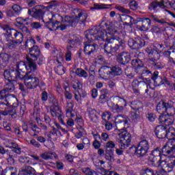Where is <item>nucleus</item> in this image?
Wrapping results in <instances>:
<instances>
[{"mask_svg":"<svg viewBox=\"0 0 175 175\" xmlns=\"http://www.w3.org/2000/svg\"><path fill=\"white\" fill-rule=\"evenodd\" d=\"M82 172L85 175H94V171H92L89 167L82 169Z\"/></svg>","mask_w":175,"mask_h":175,"instance_id":"obj_63","label":"nucleus"},{"mask_svg":"<svg viewBox=\"0 0 175 175\" xmlns=\"http://www.w3.org/2000/svg\"><path fill=\"white\" fill-rule=\"evenodd\" d=\"M76 23L77 21H74L70 16H65L62 23L56 21L53 23L51 31H57L58 28H60L61 31H64L67 27H75Z\"/></svg>","mask_w":175,"mask_h":175,"instance_id":"obj_4","label":"nucleus"},{"mask_svg":"<svg viewBox=\"0 0 175 175\" xmlns=\"http://www.w3.org/2000/svg\"><path fill=\"white\" fill-rule=\"evenodd\" d=\"M129 150L130 151L131 150H133L137 157H144V155H146L147 152H148V150H150V144L146 139H143L139 142L137 148L131 146Z\"/></svg>","mask_w":175,"mask_h":175,"instance_id":"obj_7","label":"nucleus"},{"mask_svg":"<svg viewBox=\"0 0 175 175\" xmlns=\"http://www.w3.org/2000/svg\"><path fill=\"white\" fill-rule=\"evenodd\" d=\"M25 111H27V106L25 105H21L19 110L17 111L18 116L19 117H23Z\"/></svg>","mask_w":175,"mask_h":175,"instance_id":"obj_52","label":"nucleus"},{"mask_svg":"<svg viewBox=\"0 0 175 175\" xmlns=\"http://www.w3.org/2000/svg\"><path fill=\"white\" fill-rule=\"evenodd\" d=\"M12 9L14 10L15 14H17L18 16L21 14V10H23V8L18 4L13 5Z\"/></svg>","mask_w":175,"mask_h":175,"instance_id":"obj_54","label":"nucleus"},{"mask_svg":"<svg viewBox=\"0 0 175 175\" xmlns=\"http://www.w3.org/2000/svg\"><path fill=\"white\" fill-rule=\"evenodd\" d=\"M140 113L139 111H133L130 113V117L133 120V121H136L140 118Z\"/></svg>","mask_w":175,"mask_h":175,"instance_id":"obj_49","label":"nucleus"},{"mask_svg":"<svg viewBox=\"0 0 175 175\" xmlns=\"http://www.w3.org/2000/svg\"><path fill=\"white\" fill-rule=\"evenodd\" d=\"M10 148H13L11 152H14L15 154H18L20 155L21 154V148L18 146V144L16 142H11Z\"/></svg>","mask_w":175,"mask_h":175,"instance_id":"obj_32","label":"nucleus"},{"mask_svg":"<svg viewBox=\"0 0 175 175\" xmlns=\"http://www.w3.org/2000/svg\"><path fill=\"white\" fill-rule=\"evenodd\" d=\"M6 40H7V42H8L6 44V46L10 50H13V49H16V47H17V46H19L18 44H16V42H15L14 40H12L10 38H6Z\"/></svg>","mask_w":175,"mask_h":175,"instance_id":"obj_40","label":"nucleus"},{"mask_svg":"<svg viewBox=\"0 0 175 175\" xmlns=\"http://www.w3.org/2000/svg\"><path fill=\"white\" fill-rule=\"evenodd\" d=\"M159 72L158 71H154L153 74L150 76L152 80H153L154 83V85L159 86L163 84H167L168 81L167 79H162L161 77L159 76Z\"/></svg>","mask_w":175,"mask_h":175,"instance_id":"obj_21","label":"nucleus"},{"mask_svg":"<svg viewBox=\"0 0 175 175\" xmlns=\"http://www.w3.org/2000/svg\"><path fill=\"white\" fill-rule=\"evenodd\" d=\"M120 139L118 142L120 143V150H125L126 147H129L131 144V134L128 131H122L118 134Z\"/></svg>","mask_w":175,"mask_h":175,"instance_id":"obj_11","label":"nucleus"},{"mask_svg":"<svg viewBox=\"0 0 175 175\" xmlns=\"http://www.w3.org/2000/svg\"><path fill=\"white\" fill-rule=\"evenodd\" d=\"M44 9H46V7L44 5H36L28 10V14L34 18H43L44 16Z\"/></svg>","mask_w":175,"mask_h":175,"instance_id":"obj_14","label":"nucleus"},{"mask_svg":"<svg viewBox=\"0 0 175 175\" xmlns=\"http://www.w3.org/2000/svg\"><path fill=\"white\" fill-rule=\"evenodd\" d=\"M55 6H59V3L57 1H52L49 3L48 6L45 7V9H46V10H50V9L55 8Z\"/></svg>","mask_w":175,"mask_h":175,"instance_id":"obj_55","label":"nucleus"},{"mask_svg":"<svg viewBox=\"0 0 175 175\" xmlns=\"http://www.w3.org/2000/svg\"><path fill=\"white\" fill-rule=\"evenodd\" d=\"M34 172L35 169L32 168L31 166H25L19 175H31V174Z\"/></svg>","mask_w":175,"mask_h":175,"instance_id":"obj_39","label":"nucleus"},{"mask_svg":"<svg viewBox=\"0 0 175 175\" xmlns=\"http://www.w3.org/2000/svg\"><path fill=\"white\" fill-rule=\"evenodd\" d=\"M131 65L134 68V70L135 72H137L139 76H141L143 77V79L146 77H151L152 76V72L147 68V67L144 66V65L142 63V61L135 59H133L131 62Z\"/></svg>","mask_w":175,"mask_h":175,"instance_id":"obj_3","label":"nucleus"},{"mask_svg":"<svg viewBox=\"0 0 175 175\" xmlns=\"http://www.w3.org/2000/svg\"><path fill=\"white\" fill-rule=\"evenodd\" d=\"M129 8L131 10H136L139 8V4L136 1H131L129 4Z\"/></svg>","mask_w":175,"mask_h":175,"instance_id":"obj_59","label":"nucleus"},{"mask_svg":"<svg viewBox=\"0 0 175 175\" xmlns=\"http://www.w3.org/2000/svg\"><path fill=\"white\" fill-rule=\"evenodd\" d=\"M86 38L90 40H103L107 42L104 44V51L106 54L116 53L124 43L125 40L118 36L116 27L110 25L105 30H91L86 33Z\"/></svg>","mask_w":175,"mask_h":175,"instance_id":"obj_1","label":"nucleus"},{"mask_svg":"<svg viewBox=\"0 0 175 175\" xmlns=\"http://www.w3.org/2000/svg\"><path fill=\"white\" fill-rule=\"evenodd\" d=\"M150 18H152L154 21L159 23V24H166V21L163 19L159 20L157 16L154 14H150Z\"/></svg>","mask_w":175,"mask_h":175,"instance_id":"obj_58","label":"nucleus"},{"mask_svg":"<svg viewBox=\"0 0 175 175\" xmlns=\"http://www.w3.org/2000/svg\"><path fill=\"white\" fill-rule=\"evenodd\" d=\"M10 59V55L8 53H0V66H7Z\"/></svg>","mask_w":175,"mask_h":175,"instance_id":"obj_28","label":"nucleus"},{"mask_svg":"<svg viewBox=\"0 0 175 175\" xmlns=\"http://www.w3.org/2000/svg\"><path fill=\"white\" fill-rule=\"evenodd\" d=\"M110 114V112H104L102 116L103 121H105V122H109V120L111 118Z\"/></svg>","mask_w":175,"mask_h":175,"instance_id":"obj_62","label":"nucleus"},{"mask_svg":"<svg viewBox=\"0 0 175 175\" xmlns=\"http://www.w3.org/2000/svg\"><path fill=\"white\" fill-rule=\"evenodd\" d=\"M4 88V91L7 92H14V90H16V87L14 84H16V81H8Z\"/></svg>","mask_w":175,"mask_h":175,"instance_id":"obj_30","label":"nucleus"},{"mask_svg":"<svg viewBox=\"0 0 175 175\" xmlns=\"http://www.w3.org/2000/svg\"><path fill=\"white\" fill-rule=\"evenodd\" d=\"M165 113H167L168 116L174 117L175 114V109L174 107L172 105H170L168 103V106H167V109L165 111Z\"/></svg>","mask_w":175,"mask_h":175,"instance_id":"obj_44","label":"nucleus"},{"mask_svg":"<svg viewBox=\"0 0 175 175\" xmlns=\"http://www.w3.org/2000/svg\"><path fill=\"white\" fill-rule=\"evenodd\" d=\"M105 159L111 162L114 161V152L111 149H105Z\"/></svg>","mask_w":175,"mask_h":175,"instance_id":"obj_35","label":"nucleus"},{"mask_svg":"<svg viewBox=\"0 0 175 175\" xmlns=\"http://www.w3.org/2000/svg\"><path fill=\"white\" fill-rule=\"evenodd\" d=\"M155 135L159 139H165L166 138V133L167 132V129L165 126L159 125L156 126Z\"/></svg>","mask_w":175,"mask_h":175,"instance_id":"obj_22","label":"nucleus"},{"mask_svg":"<svg viewBox=\"0 0 175 175\" xmlns=\"http://www.w3.org/2000/svg\"><path fill=\"white\" fill-rule=\"evenodd\" d=\"M141 175H154V170L149 168L143 169L141 171Z\"/></svg>","mask_w":175,"mask_h":175,"instance_id":"obj_57","label":"nucleus"},{"mask_svg":"<svg viewBox=\"0 0 175 175\" xmlns=\"http://www.w3.org/2000/svg\"><path fill=\"white\" fill-rule=\"evenodd\" d=\"M55 72L60 76H62L65 73L66 68L62 65L57 66L55 68Z\"/></svg>","mask_w":175,"mask_h":175,"instance_id":"obj_51","label":"nucleus"},{"mask_svg":"<svg viewBox=\"0 0 175 175\" xmlns=\"http://www.w3.org/2000/svg\"><path fill=\"white\" fill-rule=\"evenodd\" d=\"M4 175H17V168L8 167L4 170Z\"/></svg>","mask_w":175,"mask_h":175,"instance_id":"obj_41","label":"nucleus"},{"mask_svg":"<svg viewBox=\"0 0 175 175\" xmlns=\"http://www.w3.org/2000/svg\"><path fill=\"white\" fill-rule=\"evenodd\" d=\"M161 155L159 148L154 150L149 156V165L154 167H161L165 173L172 172L175 167V157H170L167 162L161 161Z\"/></svg>","mask_w":175,"mask_h":175,"instance_id":"obj_2","label":"nucleus"},{"mask_svg":"<svg viewBox=\"0 0 175 175\" xmlns=\"http://www.w3.org/2000/svg\"><path fill=\"white\" fill-rule=\"evenodd\" d=\"M74 14L75 15V17H70V18H72L74 21H77L75 26H71L72 27H75L80 23V24H83L86 20H87V14L81 12L80 10H74Z\"/></svg>","mask_w":175,"mask_h":175,"instance_id":"obj_18","label":"nucleus"},{"mask_svg":"<svg viewBox=\"0 0 175 175\" xmlns=\"http://www.w3.org/2000/svg\"><path fill=\"white\" fill-rule=\"evenodd\" d=\"M50 112L52 117H57L59 122H61L62 125H65V122H64V118H65V117L58 105L51 107Z\"/></svg>","mask_w":175,"mask_h":175,"instance_id":"obj_16","label":"nucleus"},{"mask_svg":"<svg viewBox=\"0 0 175 175\" xmlns=\"http://www.w3.org/2000/svg\"><path fill=\"white\" fill-rule=\"evenodd\" d=\"M89 115L91 121L93 122H96V120H98V116H96V111L95 109H89Z\"/></svg>","mask_w":175,"mask_h":175,"instance_id":"obj_46","label":"nucleus"},{"mask_svg":"<svg viewBox=\"0 0 175 175\" xmlns=\"http://www.w3.org/2000/svg\"><path fill=\"white\" fill-rule=\"evenodd\" d=\"M120 20L122 21L124 25H128L129 27L132 26L133 24H136V21L133 17L128 14H122L120 16Z\"/></svg>","mask_w":175,"mask_h":175,"instance_id":"obj_23","label":"nucleus"},{"mask_svg":"<svg viewBox=\"0 0 175 175\" xmlns=\"http://www.w3.org/2000/svg\"><path fill=\"white\" fill-rule=\"evenodd\" d=\"M125 107H126V100L122 98L118 97L117 103L112 107V111L113 113H122Z\"/></svg>","mask_w":175,"mask_h":175,"instance_id":"obj_19","label":"nucleus"},{"mask_svg":"<svg viewBox=\"0 0 175 175\" xmlns=\"http://www.w3.org/2000/svg\"><path fill=\"white\" fill-rule=\"evenodd\" d=\"M99 73L102 79H107L111 75V71L109 70V68H103L99 70Z\"/></svg>","mask_w":175,"mask_h":175,"instance_id":"obj_31","label":"nucleus"},{"mask_svg":"<svg viewBox=\"0 0 175 175\" xmlns=\"http://www.w3.org/2000/svg\"><path fill=\"white\" fill-rule=\"evenodd\" d=\"M174 129L173 127H170L168 131L167 130L166 133V138L168 139V140H171L172 139L174 138L175 136V132L173 131Z\"/></svg>","mask_w":175,"mask_h":175,"instance_id":"obj_48","label":"nucleus"},{"mask_svg":"<svg viewBox=\"0 0 175 175\" xmlns=\"http://www.w3.org/2000/svg\"><path fill=\"white\" fill-rule=\"evenodd\" d=\"M67 117H74L73 115V104L70 103L68 104V106L66 107V113Z\"/></svg>","mask_w":175,"mask_h":175,"instance_id":"obj_47","label":"nucleus"},{"mask_svg":"<svg viewBox=\"0 0 175 175\" xmlns=\"http://www.w3.org/2000/svg\"><path fill=\"white\" fill-rule=\"evenodd\" d=\"M103 175H120V174H118L117 172L114 171L104 170V172H103Z\"/></svg>","mask_w":175,"mask_h":175,"instance_id":"obj_64","label":"nucleus"},{"mask_svg":"<svg viewBox=\"0 0 175 175\" xmlns=\"http://www.w3.org/2000/svg\"><path fill=\"white\" fill-rule=\"evenodd\" d=\"M124 73L129 79H133L135 77V68L126 67L124 70Z\"/></svg>","mask_w":175,"mask_h":175,"instance_id":"obj_34","label":"nucleus"},{"mask_svg":"<svg viewBox=\"0 0 175 175\" xmlns=\"http://www.w3.org/2000/svg\"><path fill=\"white\" fill-rule=\"evenodd\" d=\"M111 75L112 76H120L122 75V69L118 66H115L111 68Z\"/></svg>","mask_w":175,"mask_h":175,"instance_id":"obj_33","label":"nucleus"},{"mask_svg":"<svg viewBox=\"0 0 175 175\" xmlns=\"http://www.w3.org/2000/svg\"><path fill=\"white\" fill-rule=\"evenodd\" d=\"M116 59L121 65H126L131 62V55L127 52H122L116 56Z\"/></svg>","mask_w":175,"mask_h":175,"instance_id":"obj_20","label":"nucleus"},{"mask_svg":"<svg viewBox=\"0 0 175 175\" xmlns=\"http://www.w3.org/2000/svg\"><path fill=\"white\" fill-rule=\"evenodd\" d=\"M131 107L134 111H138V113L143 111V103L140 101L131 102Z\"/></svg>","mask_w":175,"mask_h":175,"instance_id":"obj_29","label":"nucleus"},{"mask_svg":"<svg viewBox=\"0 0 175 175\" xmlns=\"http://www.w3.org/2000/svg\"><path fill=\"white\" fill-rule=\"evenodd\" d=\"M164 54L168 57H175V49L173 48H170V49H168L167 51H165L164 52Z\"/></svg>","mask_w":175,"mask_h":175,"instance_id":"obj_56","label":"nucleus"},{"mask_svg":"<svg viewBox=\"0 0 175 175\" xmlns=\"http://www.w3.org/2000/svg\"><path fill=\"white\" fill-rule=\"evenodd\" d=\"M23 34L21 33V32L20 31H18L16 35H15V37H14V39H12V40H14L16 44H21V43H23Z\"/></svg>","mask_w":175,"mask_h":175,"instance_id":"obj_45","label":"nucleus"},{"mask_svg":"<svg viewBox=\"0 0 175 175\" xmlns=\"http://www.w3.org/2000/svg\"><path fill=\"white\" fill-rule=\"evenodd\" d=\"M4 102H6L8 106H12V107H17L18 106V100H17L14 95L8 94Z\"/></svg>","mask_w":175,"mask_h":175,"instance_id":"obj_24","label":"nucleus"},{"mask_svg":"<svg viewBox=\"0 0 175 175\" xmlns=\"http://www.w3.org/2000/svg\"><path fill=\"white\" fill-rule=\"evenodd\" d=\"M138 29L140 31H148L151 28V20L150 18H143L141 25H137Z\"/></svg>","mask_w":175,"mask_h":175,"instance_id":"obj_25","label":"nucleus"},{"mask_svg":"<svg viewBox=\"0 0 175 175\" xmlns=\"http://www.w3.org/2000/svg\"><path fill=\"white\" fill-rule=\"evenodd\" d=\"M169 106V103H165L160 101L157 106V111L159 114H165L166 113V109Z\"/></svg>","mask_w":175,"mask_h":175,"instance_id":"obj_27","label":"nucleus"},{"mask_svg":"<svg viewBox=\"0 0 175 175\" xmlns=\"http://www.w3.org/2000/svg\"><path fill=\"white\" fill-rule=\"evenodd\" d=\"M91 31H94V30L90 29L85 32V38L87 39V41L84 42L85 46H84L83 51L85 54H87L88 55H91V54H92V53H94V51H95L96 49H98L97 44H91L92 42H94V40H90V39H88V38H87L88 32H90Z\"/></svg>","mask_w":175,"mask_h":175,"instance_id":"obj_12","label":"nucleus"},{"mask_svg":"<svg viewBox=\"0 0 175 175\" xmlns=\"http://www.w3.org/2000/svg\"><path fill=\"white\" fill-rule=\"evenodd\" d=\"M3 29L5 31V38L11 40H13L16 34L18 32L14 29H9V25L4 26Z\"/></svg>","mask_w":175,"mask_h":175,"instance_id":"obj_26","label":"nucleus"},{"mask_svg":"<svg viewBox=\"0 0 175 175\" xmlns=\"http://www.w3.org/2000/svg\"><path fill=\"white\" fill-rule=\"evenodd\" d=\"M128 44L131 49L139 50V49H142V47H144L146 41L140 37L135 38V39L129 38Z\"/></svg>","mask_w":175,"mask_h":175,"instance_id":"obj_15","label":"nucleus"},{"mask_svg":"<svg viewBox=\"0 0 175 175\" xmlns=\"http://www.w3.org/2000/svg\"><path fill=\"white\" fill-rule=\"evenodd\" d=\"M151 64L156 69H163L165 66V65L161 62H152Z\"/></svg>","mask_w":175,"mask_h":175,"instance_id":"obj_61","label":"nucleus"},{"mask_svg":"<svg viewBox=\"0 0 175 175\" xmlns=\"http://www.w3.org/2000/svg\"><path fill=\"white\" fill-rule=\"evenodd\" d=\"M36 42L33 39H29L26 41L25 47L29 49V57L36 61L40 55V50L38 46H35Z\"/></svg>","mask_w":175,"mask_h":175,"instance_id":"obj_8","label":"nucleus"},{"mask_svg":"<svg viewBox=\"0 0 175 175\" xmlns=\"http://www.w3.org/2000/svg\"><path fill=\"white\" fill-rule=\"evenodd\" d=\"M71 85L72 88L75 89V92L79 91L82 86L81 83H80V81H72L71 83Z\"/></svg>","mask_w":175,"mask_h":175,"instance_id":"obj_50","label":"nucleus"},{"mask_svg":"<svg viewBox=\"0 0 175 175\" xmlns=\"http://www.w3.org/2000/svg\"><path fill=\"white\" fill-rule=\"evenodd\" d=\"M20 80H24L25 85L29 90H34L39 85V79L36 78L31 71L27 72L25 75H22Z\"/></svg>","mask_w":175,"mask_h":175,"instance_id":"obj_5","label":"nucleus"},{"mask_svg":"<svg viewBox=\"0 0 175 175\" xmlns=\"http://www.w3.org/2000/svg\"><path fill=\"white\" fill-rule=\"evenodd\" d=\"M161 55L156 50L152 51L150 55L149 56V58L152 63L158 61Z\"/></svg>","mask_w":175,"mask_h":175,"instance_id":"obj_36","label":"nucleus"},{"mask_svg":"<svg viewBox=\"0 0 175 175\" xmlns=\"http://www.w3.org/2000/svg\"><path fill=\"white\" fill-rule=\"evenodd\" d=\"M148 85L144 81H139L137 79H134L132 82V87L135 94H139V90L145 92V94H148Z\"/></svg>","mask_w":175,"mask_h":175,"instance_id":"obj_13","label":"nucleus"},{"mask_svg":"<svg viewBox=\"0 0 175 175\" xmlns=\"http://www.w3.org/2000/svg\"><path fill=\"white\" fill-rule=\"evenodd\" d=\"M75 74L79 77H83V79H87V77H88V72L82 68H77L75 70Z\"/></svg>","mask_w":175,"mask_h":175,"instance_id":"obj_37","label":"nucleus"},{"mask_svg":"<svg viewBox=\"0 0 175 175\" xmlns=\"http://www.w3.org/2000/svg\"><path fill=\"white\" fill-rule=\"evenodd\" d=\"M7 154H8V158H7L8 163L9 165L14 166V163L16 162V160L14 159L16 158V154H14V152H10Z\"/></svg>","mask_w":175,"mask_h":175,"instance_id":"obj_38","label":"nucleus"},{"mask_svg":"<svg viewBox=\"0 0 175 175\" xmlns=\"http://www.w3.org/2000/svg\"><path fill=\"white\" fill-rule=\"evenodd\" d=\"M163 154H167V155H170V154H173L174 151V148L173 147H171L165 145L163 147L161 150Z\"/></svg>","mask_w":175,"mask_h":175,"instance_id":"obj_42","label":"nucleus"},{"mask_svg":"<svg viewBox=\"0 0 175 175\" xmlns=\"http://www.w3.org/2000/svg\"><path fill=\"white\" fill-rule=\"evenodd\" d=\"M158 8H160V9H162V10H163V12H167V13H168V14H170L172 16L174 17V18H175V14L174 13L169 11L167 9H169V8H170V3H167V1H165V0H163L161 1H152L150 3L149 6H148V9L149 10H157V9H158Z\"/></svg>","mask_w":175,"mask_h":175,"instance_id":"obj_10","label":"nucleus"},{"mask_svg":"<svg viewBox=\"0 0 175 175\" xmlns=\"http://www.w3.org/2000/svg\"><path fill=\"white\" fill-rule=\"evenodd\" d=\"M116 147V144L113 141H109L105 145V150H111V148H114Z\"/></svg>","mask_w":175,"mask_h":175,"instance_id":"obj_60","label":"nucleus"},{"mask_svg":"<svg viewBox=\"0 0 175 175\" xmlns=\"http://www.w3.org/2000/svg\"><path fill=\"white\" fill-rule=\"evenodd\" d=\"M30 129L34 132L33 134V136H36L37 133H40L41 130L40 128L38 127V125L36 124H33L32 122L29 123Z\"/></svg>","mask_w":175,"mask_h":175,"instance_id":"obj_43","label":"nucleus"},{"mask_svg":"<svg viewBox=\"0 0 175 175\" xmlns=\"http://www.w3.org/2000/svg\"><path fill=\"white\" fill-rule=\"evenodd\" d=\"M3 76L5 80L7 81H18L21 77H23V75L18 71V70L12 67L4 70Z\"/></svg>","mask_w":175,"mask_h":175,"instance_id":"obj_9","label":"nucleus"},{"mask_svg":"<svg viewBox=\"0 0 175 175\" xmlns=\"http://www.w3.org/2000/svg\"><path fill=\"white\" fill-rule=\"evenodd\" d=\"M129 118L125 115H119L116 118V126L118 131L124 129L126 125H128Z\"/></svg>","mask_w":175,"mask_h":175,"instance_id":"obj_17","label":"nucleus"},{"mask_svg":"<svg viewBox=\"0 0 175 175\" xmlns=\"http://www.w3.org/2000/svg\"><path fill=\"white\" fill-rule=\"evenodd\" d=\"M35 59L30 57L29 55L26 57V63L25 62H20L16 65V70L18 72H23V70H36L37 66L35 62Z\"/></svg>","mask_w":175,"mask_h":175,"instance_id":"obj_6","label":"nucleus"},{"mask_svg":"<svg viewBox=\"0 0 175 175\" xmlns=\"http://www.w3.org/2000/svg\"><path fill=\"white\" fill-rule=\"evenodd\" d=\"M174 122V116H167L165 122H164V125H165L166 126H169V125H173Z\"/></svg>","mask_w":175,"mask_h":175,"instance_id":"obj_53","label":"nucleus"}]
</instances>
